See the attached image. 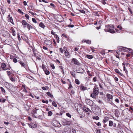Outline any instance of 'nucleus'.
<instances>
[{
	"label": "nucleus",
	"mask_w": 133,
	"mask_h": 133,
	"mask_svg": "<svg viewBox=\"0 0 133 133\" xmlns=\"http://www.w3.org/2000/svg\"><path fill=\"white\" fill-rule=\"evenodd\" d=\"M85 101L86 103L88 105H89L90 106L93 104V102L90 99H86Z\"/></svg>",
	"instance_id": "10"
},
{
	"label": "nucleus",
	"mask_w": 133,
	"mask_h": 133,
	"mask_svg": "<svg viewBox=\"0 0 133 133\" xmlns=\"http://www.w3.org/2000/svg\"><path fill=\"white\" fill-rule=\"evenodd\" d=\"M82 109L83 110L86 112H87L88 111H89L90 112H91V111L89 108H87L85 106H83L82 108Z\"/></svg>",
	"instance_id": "14"
},
{
	"label": "nucleus",
	"mask_w": 133,
	"mask_h": 133,
	"mask_svg": "<svg viewBox=\"0 0 133 133\" xmlns=\"http://www.w3.org/2000/svg\"><path fill=\"white\" fill-rule=\"evenodd\" d=\"M27 26L29 30H30V29L33 28V27L31 26V25L29 24L28 23L27 25Z\"/></svg>",
	"instance_id": "26"
},
{
	"label": "nucleus",
	"mask_w": 133,
	"mask_h": 133,
	"mask_svg": "<svg viewBox=\"0 0 133 133\" xmlns=\"http://www.w3.org/2000/svg\"><path fill=\"white\" fill-rule=\"evenodd\" d=\"M6 72L8 74V75L9 76V77H10V76L11 73V72L9 71H7Z\"/></svg>",
	"instance_id": "41"
},
{
	"label": "nucleus",
	"mask_w": 133,
	"mask_h": 133,
	"mask_svg": "<svg viewBox=\"0 0 133 133\" xmlns=\"http://www.w3.org/2000/svg\"><path fill=\"white\" fill-rule=\"evenodd\" d=\"M106 96L107 98V101L109 102L112 100L113 96L111 95L107 94Z\"/></svg>",
	"instance_id": "7"
},
{
	"label": "nucleus",
	"mask_w": 133,
	"mask_h": 133,
	"mask_svg": "<svg viewBox=\"0 0 133 133\" xmlns=\"http://www.w3.org/2000/svg\"><path fill=\"white\" fill-rule=\"evenodd\" d=\"M72 61L73 62V63L77 65H79L80 63L78 61L76 58H73L72 60Z\"/></svg>",
	"instance_id": "8"
},
{
	"label": "nucleus",
	"mask_w": 133,
	"mask_h": 133,
	"mask_svg": "<svg viewBox=\"0 0 133 133\" xmlns=\"http://www.w3.org/2000/svg\"><path fill=\"white\" fill-rule=\"evenodd\" d=\"M0 89L2 92H5V91L4 89L2 87H0Z\"/></svg>",
	"instance_id": "40"
},
{
	"label": "nucleus",
	"mask_w": 133,
	"mask_h": 133,
	"mask_svg": "<svg viewBox=\"0 0 133 133\" xmlns=\"http://www.w3.org/2000/svg\"><path fill=\"white\" fill-rule=\"evenodd\" d=\"M19 63L21 65L22 67H23L26 70H27L28 67V65L27 64H25L22 61H20Z\"/></svg>",
	"instance_id": "6"
},
{
	"label": "nucleus",
	"mask_w": 133,
	"mask_h": 133,
	"mask_svg": "<svg viewBox=\"0 0 133 133\" xmlns=\"http://www.w3.org/2000/svg\"><path fill=\"white\" fill-rule=\"evenodd\" d=\"M42 68L44 71L45 74L46 75H48L50 74V72L47 69L46 67H45V65L42 64Z\"/></svg>",
	"instance_id": "5"
},
{
	"label": "nucleus",
	"mask_w": 133,
	"mask_h": 133,
	"mask_svg": "<svg viewBox=\"0 0 133 133\" xmlns=\"http://www.w3.org/2000/svg\"><path fill=\"white\" fill-rule=\"evenodd\" d=\"M92 118L93 119H95L96 120H98L99 119V117L97 116L93 117Z\"/></svg>",
	"instance_id": "34"
},
{
	"label": "nucleus",
	"mask_w": 133,
	"mask_h": 133,
	"mask_svg": "<svg viewBox=\"0 0 133 133\" xmlns=\"http://www.w3.org/2000/svg\"><path fill=\"white\" fill-rule=\"evenodd\" d=\"M90 106L92 111H95L96 110L95 108L96 106L95 105L92 104Z\"/></svg>",
	"instance_id": "20"
},
{
	"label": "nucleus",
	"mask_w": 133,
	"mask_h": 133,
	"mask_svg": "<svg viewBox=\"0 0 133 133\" xmlns=\"http://www.w3.org/2000/svg\"><path fill=\"white\" fill-rule=\"evenodd\" d=\"M94 15L96 16H99V15L98 14V13L97 12H94Z\"/></svg>",
	"instance_id": "43"
},
{
	"label": "nucleus",
	"mask_w": 133,
	"mask_h": 133,
	"mask_svg": "<svg viewBox=\"0 0 133 133\" xmlns=\"http://www.w3.org/2000/svg\"><path fill=\"white\" fill-rule=\"evenodd\" d=\"M115 101L117 103H119V100L118 98L115 99Z\"/></svg>",
	"instance_id": "53"
},
{
	"label": "nucleus",
	"mask_w": 133,
	"mask_h": 133,
	"mask_svg": "<svg viewBox=\"0 0 133 133\" xmlns=\"http://www.w3.org/2000/svg\"><path fill=\"white\" fill-rule=\"evenodd\" d=\"M124 47L122 46H120L118 47V49L120 51H124Z\"/></svg>",
	"instance_id": "24"
},
{
	"label": "nucleus",
	"mask_w": 133,
	"mask_h": 133,
	"mask_svg": "<svg viewBox=\"0 0 133 133\" xmlns=\"http://www.w3.org/2000/svg\"><path fill=\"white\" fill-rule=\"evenodd\" d=\"M119 114V111L118 109H115V115L117 117L118 116Z\"/></svg>",
	"instance_id": "16"
},
{
	"label": "nucleus",
	"mask_w": 133,
	"mask_h": 133,
	"mask_svg": "<svg viewBox=\"0 0 133 133\" xmlns=\"http://www.w3.org/2000/svg\"><path fill=\"white\" fill-rule=\"evenodd\" d=\"M13 61L14 63H16L17 61V59L16 58H14L13 59Z\"/></svg>",
	"instance_id": "52"
},
{
	"label": "nucleus",
	"mask_w": 133,
	"mask_h": 133,
	"mask_svg": "<svg viewBox=\"0 0 133 133\" xmlns=\"http://www.w3.org/2000/svg\"><path fill=\"white\" fill-rule=\"evenodd\" d=\"M52 124L53 125L56 127H59L61 126V125L59 122L56 120L53 121L52 122Z\"/></svg>",
	"instance_id": "4"
},
{
	"label": "nucleus",
	"mask_w": 133,
	"mask_h": 133,
	"mask_svg": "<svg viewBox=\"0 0 133 133\" xmlns=\"http://www.w3.org/2000/svg\"><path fill=\"white\" fill-rule=\"evenodd\" d=\"M87 57L89 59H91L93 58V56L91 55H87Z\"/></svg>",
	"instance_id": "36"
},
{
	"label": "nucleus",
	"mask_w": 133,
	"mask_h": 133,
	"mask_svg": "<svg viewBox=\"0 0 133 133\" xmlns=\"http://www.w3.org/2000/svg\"><path fill=\"white\" fill-rule=\"evenodd\" d=\"M32 20L33 22H34V23H37V21L35 19V18H32Z\"/></svg>",
	"instance_id": "47"
},
{
	"label": "nucleus",
	"mask_w": 133,
	"mask_h": 133,
	"mask_svg": "<svg viewBox=\"0 0 133 133\" xmlns=\"http://www.w3.org/2000/svg\"><path fill=\"white\" fill-rule=\"evenodd\" d=\"M51 34H52L53 35H54V36L55 35H56L55 34V32H54L53 31V30H52L51 31Z\"/></svg>",
	"instance_id": "60"
},
{
	"label": "nucleus",
	"mask_w": 133,
	"mask_h": 133,
	"mask_svg": "<svg viewBox=\"0 0 133 133\" xmlns=\"http://www.w3.org/2000/svg\"><path fill=\"white\" fill-rule=\"evenodd\" d=\"M37 113V111L36 110L34 109L32 111L31 114H32V116L35 118H37V117L35 115V114Z\"/></svg>",
	"instance_id": "11"
},
{
	"label": "nucleus",
	"mask_w": 133,
	"mask_h": 133,
	"mask_svg": "<svg viewBox=\"0 0 133 133\" xmlns=\"http://www.w3.org/2000/svg\"><path fill=\"white\" fill-rule=\"evenodd\" d=\"M50 5L52 7H55V5L53 3H50Z\"/></svg>",
	"instance_id": "63"
},
{
	"label": "nucleus",
	"mask_w": 133,
	"mask_h": 133,
	"mask_svg": "<svg viewBox=\"0 0 133 133\" xmlns=\"http://www.w3.org/2000/svg\"><path fill=\"white\" fill-rule=\"evenodd\" d=\"M8 20L9 22H11L12 24H13V20L12 17H10L8 19Z\"/></svg>",
	"instance_id": "31"
},
{
	"label": "nucleus",
	"mask_w": 133,
	"mask_h": 133,
	"mask_svg": "<svg viewBox=\"0 0 133 133\" xmlns=\"http://www.w3.org/2000/svg\"><path fill=\"white\" fill-rule=\"evenodd\" d=\"M55 38L58 43H59V38L57 35H55Z\"/></svg>",
	"instance_id": "22"
},
{
	"label": "nucleus",
	"mask_w": 133,
	"mask_h": 133,
	"mask_svg": "<svg viewBox=\"0 0 133 133\" xmlns=\"http://www.w3.org/2000/svg\"><path fill=\"white\" fill-rule=\"evenodd\" d=\"M128 10L129 11H130V13L131 14H132V13H133L132 12V11L131 9L130 8H128Z\"/></svg>",
	"instance_id": "49"
},
{
	"label": "nucleus",
	"mask_w": 133,
	"mask_h": 133,
	"mask_svg": "<svg viewBox=\"0 0 133 133\" xmlns=\"http://www.w3.org/2000/svg\"><path fill=\"white\" fill-rule=\"evenodd\" d=\"M79 11L82 13L83 14H85V11L83 10H79Z\"/></svg>",
	"instance_id": "45"
},
{
	"label": "nucleus",
	"mask_w": 133,
	"mask_h": 133,
	"mask_svg": "<svg viewBox=\"0 0 133 133\" xmlns=\"http://www.w3.org/2000/svg\"><path fill=\"white\" fill-rule=\"evenodd\" d=\"M59 50L61 53H63V52L64 51V50L63 51V49L61 48H59Z\"/></svg>",
	"instance_id": "54"
},
{
	"label": "nucleus",
	"mask_w": 133,
	"mask_h": 133,
	"mask_svg": "<svg viewBox=\"0 0 133 133\" xmlns=\"http://www.w3.org/2000/svg\"><path fill=\"white\" fill-rule=\"evenodd\" d=\"M65 56H68L69 55V53L67 50L65 51L64 52Z\"/></svg>",
	"instance_id": "38"
},
{
	"label": "nucleus",
	"mask_w": 133,
	"mask_h": 133,
	"mask_svg": "<svg viewBox=\"0 0 133 133\" xmlns=\"http://www.w3.org/2000/svg\"><path fill=\"white\" fill-rule=\"evenodd\" d=\"M18 11L21 14L23 15L24 14V13L21 10L18 9Z\"/></svg>",
	"instance_id": "44"
},
{
	"label": "nucleus",
	"mask_w": 133,
	"mask_h": 133,
	"mask_svg": "<svg viewBox=\"0 0 133 133\" xmlns=\"http://www.w3.org/2000/svg\"><path fill=\"white\" fill-rule=\"evenodd\" d=\"M11 31V32L12 31V35H13V36H15V35H16L15 31V30L14 29H12V30Z\"/></svg>",
	"instance_id": "28"
},
{
	"label": "nucleus",
	"mask_w": 133,
	"mask_h": 133,
	"mask_svg": "<svg viewBox=\"0 0 133 133\" xmlns=\"http://www.w3.org/2000/svg\"><path fill=\"white\" fill-rule=\"evenodd\" d=\"M1 67L3 69V70H6V65L5 63H2L1 64Z\"/></svg>",
	"instance_id": "13"
},
{
	"label": "nucleus",
	"mask_w": 133,
	"mask_h": 133,
	"mask_svg": "<svg viewBox=\"0 0 133 133\" xmlns=\"http://www.w3.org/2000/svg\"><path fill=\"white\" fill-rule=\"evenodd\" d=\"M47 94L51 97H53V96L49 92H48L46 93Z\"/></svg>",
	"instance_id": "35"
},
{
	"label": "nucleus",
	"mask_w": 133,
	"mask_h": 133,
	"mask_svg": "<svg viewBox=\"0 0 133 133\" xmlns=\"http://www.w3.org/2000/svg\"><path fill=\"white\" fill-rule=\"evenodd\" d=\"M9 78H10L12 82H13L15 81V80L13 78L11 77H10Z\"/></svg>",
	"instance_id": "51"
},
{
	"label": "nucleus",
	"mask_w": 133,
	"mask_h": 133,
	"mask_svg": "<svg viewBox=\"0 0 133 133\" xmlns=\"http://www.w3.org/2000/svg\"><path fill=\"white\" fill-rule=\"evenodd\" d=\"M52 104L55 107H57V105L56 102L54 101H53L52 102Z\"/></svg>",
	"instance_id": "39"
},
{
	"label": "nucleus",
	"mask_w": 133,
	"mask_h": 133,
	"mask_svg": "<svg viewBox=\"0 0 133 133\" xmlns=\"http://www.w3.org/2000/svg\"><path fill=\"white\" fill-rule=\"evenodd\" d=\"M93 93H92L91 96L92 98H95L98 94L99 89L98 87H94L93 89Z\"/></svg>",
	"instance_id": "2"
},
{
	"label": "nucleus",
	"mask_w": 133,
	"mask_h": 133,
	"mask_svg": "<svg viewBox=\"0 0 133 133\" xmlns=\"http://www.w3.org/2000/svg\"><path fill=\"white\" fill-rule=\"evenodd\" d=\"M112 63L115 65L118 66V61L114 60L112 61Z\"/></svg>",
	"instance_id": "23"
},
{
	"label": "nucleus",
	"mask_w": 133,
	"mask_h": 133,
	"mask_svg": "<svg viewBox=\"0 0 133 133\" xmlns=\"http://www.w3.org/2000/svg\"><path fill=\"white\" fill-rule=\"evenodd\" d=\"M109 119V118L107 116L105 117L104 118V119L103 120L102 122L104 123H106L107 121H108Z\"/></svg>",
	"instance_id": "15"
},
{
	"label": "nucleus",
	"mask_w": 133,
	"mask_h": 133,
	"mask_svg": "<svg viewBox=\"0 0 133 133\" xmlns=\"http://www.w3.org/2000/svg\"><path fill=\"white\" fill-rule=\"evenodd\" d=\"M25 17H26L27 19H29V16L28 15L26 14L25 15Z\"/></svg>",
	"instance_id": "59"
},
{
	"label": "nucleus",
	"mask_w": 133,
	"mask_h": 133,
	"mask_svg": "<svg viewBox=\"0 0 133 133\" xmlns=\"http://www.w3.org/2000/svg\"><path fill=\"white\" fill-rule=\"evenodd\" d=\"M42 89L44 90H47L49 89V87H42Z\"/></svg>",
	"instance_id": "32"
},
{
	"label": "nucleus",
	"mask_w": 133,
	"mask_h": 133,
	"mask_svg": "<svg viewBox=\"0 0 133 133\" xmlns=\"http://www.w3.org/2000/svg\"><path fill=\"white\" fill-rule=\"evenodd\" d=\"M115 72L121 76H123V75L121 73L118 69H115Z\"/></svg>",
	"instance_id": "17"
},
{
	"label": "nucleus",
	"mask_w": 133,
	"mask_h": 133,
	"mask_svg": "<svg viewBox=\"0 0 133 133\" xmlns=\"http://www.w3.org/2000/svg\"><path fill=\"white\" fill-rule=\"evenodd\" d=\"M39 26L43 28H44L45 27V25L42 22H41L39 24Z\"/></svg>",
	"instance_id": "30"
},
{
	"label": "nucleus",
	"mask_w": 133,
	"mask_h": 133,
	"mask_svg": "<svg viewBox=\"0 0 133 133\" xmlns=\"http://www.w3.org/2000/svg\"><path fill=\"white\" fill-rule=\"evenodd\" d=\"M66 115L67 116L69 117L70 118H71V116L69 113H67L66 114Z\"/></svg>",
	"instance_id": "48"
},
{
	"label": "nucleus",
	"mask_w": 133,
	"mask_h": 133,
	"mask_svg": "<svg viewBox=\"0 0 133 133\" xmlns=\"http://www.w3.org/2000/svg\"><path fill=\"white\" fill-rule=\"evenodd\" d=\"M113 125V122L111 121H109V126L112 127Z\"/></svg>",
	"instance_id": "29"
},
{
	"label": "nucleus",
	"mask_w": 133,
	"mask_h": 133,
	"mask_svg": "<svg viewBox=\"0 0 133 133\" xmlns=\"http://www.w3.org/2000/svg\"><path fill=\"white\" fill-rule=\"evenodd\" d=\"M62 36H64L65 38H68V37L66 35H65L64 34H62Z\"/></svg>",
	"instance_id": "50"
},
{
	"label": "nucleus",
	"mask_w": 133,
	"mask_h": 133,
	"mask_svg": "<svg viewBox=\"0 0 133 133\" xmlns=\"http://www.w3.org/2000/svg\"><path fill=\"white\" fill-rule=\"evenodd\" d=\"M75 83L77 84H79L80 83V82L77 79H75Z\"/></svg>",
	"instance_id": "37"
},
{
	"label": "nucleus",
	"mask_w": 133,
	"mask_h": 133,
	"mask_svg": "<svg viewBox=\"0 0 133 133\" xmlns=\"http://www.w3.org/2000/svg\"><path fill=\"white\" fill-rule=\"evenodd\" d=\"M37 117V118H38L40 119H42V116L41 115H39V116H36Z\"/></svg>",
	"instance_id": "61"
},
{
	"label": "nucleus",
	"mask_w": 133,
	"mask_h": 133,
	"mask_svg": "<svg viewBox=\"0 0 133 133\" xmlns=\"http://www.w3.org/2000/svg\"><path fill=\"white\" fill-rule=\"evenodd\" d=\"M22 24L24 25H27L28 24V23L26 22V21L24 20H22Z\"/></svg>",
	"instance_id": "21"
},
{
	"label": "nucleus",
	"mask_w": 133,
	"mask_h": 133,
	"mask_svg": "<svg viewBox=\"0 0 133 133\" xmlns=\"http://www.w3.org/2000/svg\"><path fill=\"white\" fill-rule=\"evenodd\" d=\"M80 88L82 90H85L87 89V88L85 87H84L83 86L81 85L80 86Z\"/></svg>",
	"instance_id": "25"
},
{
	"label": "nucleus",
	"mask_w": 133,
	"mask_h": 133,
	"mask_svg": "<svg viewBox=\"0 0 133 133\" xmlns=\"http://www.w3.org/2000/svg\"><path fill=\"white\" fill-rule=\"evenodd\" d=\"M114 29L115 28L113 25H108L105 26L104 30L106 32H108L113 34L115 33L114 30Z\"/></svg>",
	"instance_id": "1"
},
{
	"label": "nucleus",
	"mask_w": 133,
	"mask_h": 133,
	"mask_svg": "<svg viewBox=\"0 0 133 133\" xmlns=\"http://www.w3.org/2000/svg\"><path fill=\"white\" fill-rule=\"evenodd\" d=\"M70 124V122L65 119L63 120V125H69Z\"/></svg>",
	"instance_id": "9"
},
{
	"label": "nucleus",
	"mask_w": 133,
	"mask_h": 133,
	"mask_svg": "<svg viewBox=\"0 0 133 133\" xmlns=\"http://www.w3.org/2000/svg\"><path fill=\"white\" fill-rule=\"evenodd\" d=\"M130 50H131V49L130 48H128L125 47H124V51H123L125 52H128V51H130Z\"/></svg>",
	"instance_id": "27"
},
{
	"label": "nucleus",
	"mask_w": 133,
	"mask_h": 133,
	"mask_svg": "<svg viewBox=\"0 0 133 133\" xmlns=\"http://www.w3.org/2000/svg\"><path fill=\"white\" fill-rule=\"evenodd\" d=\"M74 26L73 25H70L69 24L68 25V27H70L71 28H73L74 27Z\"/></svg>",
	"instance_id": "55"
},
{
	"label": "nucleus",
	"mask_w": 133,
	"mask_h": 133,
	"mask_svg": "<svg viewBox=\"0 0 133 133\" xmlns=\"http://www.w3.org/2000/svg\"><path fill=\"white\" fill-rule=\"evenodd\" d=\"M82 42H86L88 44H90L91 43V41L89 40H83L82 41Z\"/></svg>",
	"instance_id": "19"
},
{
	"label": "nucleus",
	"mask_w": 133,
	"mask_h": 133,
	"mask_svg": "<svg viewBox=\"0 0 133 133\" xmlns=\"http://www.w3.org/2000/svg\"><path fill=\"white\" fill-rule=\"evenodd\" d=\"M42 102L43 103H46V104H48V100H46L45 101L44 100H42Z\"/></svg>",
	"instance_id": "46"
},
{
	"label": "nucleus",
	"mask_w": 133,
	"mask_h": 133,
	"mask_svg": "<svg viewBox=\"0 0 133 133\" xmlns=\"http://www.w3.org/2000/svg\"><path fill=\"white\" fill-rule=\"evenodd\" d=\"M59 68L61 69L62 70H61V72L63 73H64V72L63 71V67L62 66H59Z\"/></svg>",
	"instance_id": "42"
},
{
	"label": "nucleus",
	"mask_w": 133,
	"mask_h": 133,
	"mask_svg": "<svg viewBox=\"0 0 133 133\" xmlns=\"http://www.w3.org/2000/svg\"><path fill=\"white\" fill-rule=\"evenodd\" d=\"M129 64V63H123L122 64V65L124 66L125 65H126L127 66Z\"/></svg>",
	"instance_id": "58"
},
{
	"label": "nucleus",
	"mask_w": 133,
	"mask_h": 133,
	"mask_svg": "<svg viewBox=\"0 0 133 133\" xmlns=\"http://www.w3.org/2000/svg\"><path fill=\"white\" fill-rule=\"evenodd\" d=\"M29 13L31 14V15L33 16H34L35 15V14H36V13H34L32 12V11H29Z\"/></svg>",
	"instance_id": "56"
},
{
	"label": "nucleus",
	"mask_w": 133,
	"mask_h": 133,
	"mask_svg": "<svg viewBox=\"0 0 133 133\" xmlns=\"http://www.w3.org/2000/svg\"><path fill=\"white\" fill-rule=\"evenodd\" d=\"M22 87L24 88L23 91L26 93L28 91L26 89V86L24 84H23L22 85Z\"/></svg>",
	"instance_id": "18"
},
{
	"label": "nucleus",
	"mask_w": 133,
	"mask_h": 133,
	"mask_svg": "<svg viewBox=\"0 0 133 133\" xmlns=\"http://www.w3.org/2000/svg\"><path fill=\"white\" fill-rule=\"evenodd\" d=\"M58 2L62 5H65L66 4V0H58Z\"/></svg>",
	"instance_id": "12"
},
{
	"label": "nucleus",
	"mask_w": 133,
	"mask_h": 133,
	"mask_svg": "<svg viewBox=\"0 0 133 133\" xmlns=\"http://www.w3.org/2000/svg\"><path fill=\"white\" fill-rule=\"evenodd\" d=\"M97 125L98 126L100 127L101 126V123L99 122H98L97 124Z\"/></svg>",
	"instance_id": "64"
},
{
	"label": "nucleus",
	"mask_w": 133,
	"mask_h": 133,
	"mask_svg": "<svg viewBox=\"0 0 133 133\" xmlns=\"http://www.w3.org/2000/svg\"><path fill=\"white\" fill-rule=\"evenodd\" d=\"M6 70H10L11 71V70H13L11 69V67H9L7 68H6Z\"/></svg>",
	"instance_id": "62"
},
{
	"label": "nucleus",
	"mask_w": 133,
	"mask_h": 133,
	"mask_svg": "<svg viewBox=\"0 0 133 133\" xmlns=\"http://www.w3.org/2000/svg\"><path fill=\"white\" fill-rule=\"evenodd\" d=\"M54 16L55 19L59 22H62L64 21L63 17L58 14Z\"/></svg>",
	"instance_id": "3"
},
{
	"label": "nucleus",
	"mask_w": 133,
	"mask_h": 133,
	"mask_svg": "<svg viewBox=\"0 0 133 133\" xmlns=\"http://www.w3.org/2000/svg\"><path fill=\"white\" fill-rule=\"evenodd\" d=\"M52 114V112L51 111H49L48 113V116H51Z\"/></svg>",
	"instance_id": "33"
},
{
	"label": "nucleus",
	"mask_w": 133,
	"mask_h": 133,
	"mask_svg": "<svg viewBox=\"0 0 133 133\" xmlns=\"http://www.w3.org/2000/svg\"><path fill=\"white\" fill-rule=\"evenodd\" d=\"M51 66L53 69H55V66H54V65L53 64H51Z\"/></svg>",
	"instance_id": "57"
}]
</instances>
